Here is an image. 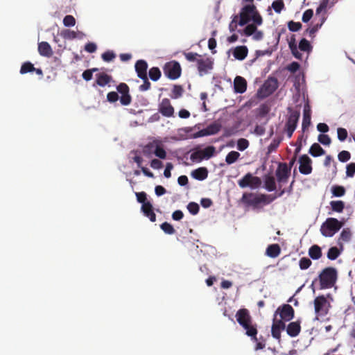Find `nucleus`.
I'll return each instance as SVG.
<instances>
[{"instance_id": "obj_27", "label": "nucleus", "mask_w": 355, "mask_h": 355, "mask_svg": "<svg viewBox=\"0 0 355 355\" xmlns=\"http://www.w3.org/2000/svg\"><path fill=\"white\" fill-rule=\"evenodd\" d=\"M281 253V248L278 244H271L268 246L266 254L270 258H276Z\"/></svg>"}, {"instance_id": "obj_12", "label": "nucleus", "mask_w": 355, "mask_h": 355, "mask_svg": "<svg viewBox=\"0 0 355 355\" xmlns=\"http://www.w3.org/2000/svg\"><path fill=\"white\" fill-rule=\"evenodd\" d=\"M117 92L121 94L120 102L123 105H128L132 101V97L129 94V87L126 83H121L116 87Z\"/></svg>"}, {"instance_id": "obj_2", "label": "nucleus", "mask_w": 355, "mask_h": 355, "mask_svg": "<svg viewBox=\"0 0 355 355\" xmlns=\"http://www.w3.org/2000/svg\"><path fill=\"white\" fill-rule=\"evenodd\" d=\"M337 279V271L334 268L327 267L319 275L320 288L326 289L333 287Z\"/></svg>"}, {"instance_id": "obj_51", "label": "nucleus", "mask_w": 355, "mask_h": 355, "mask_svg": "<svg viewBox=\"0 0 355 355\" xmlns=\"http://www.w3.org/2000/svg\"><path fill=\"white\" fill-rule=\"evenodd\" d=\"M249 144L250 143L248 139L241 138L237 141V148L240 151H243L248 148Z\"/></svg>"}, {"instance_id": "obj_33", "label": "nucleus", "mask_w": 355, "mask_h": 355, "mask_svg": "<svg viewBox=\"0 0 355 355\" xmlns=\"http://www.w3.org/2000/svg\"><path fill=\"white\" fill-rule=\"evenodd\" d=\"M322 254L321 248L318 245H313L309 249V255L314 260L319 259Z\"/></svg>"}, {"instance_id": "obj_64", "label": "nucleus", "mask_w": 355, "mask_h": 355, "mask_svg": "<svg viewBox=\"0 0 355 355\" xmlns=\"http://www.w3.org/2000/svg\"><path fill=\"white\" fill-rule=\"evenodd\" d=\"M280 144V140L274 139L268 147V153L275 151Z\"/></svg>"}, {"instance_id": "obj_47", "label": "nucleus", "mask_w": 355, "mask_h": 355, "mask_svg": "<svg viewBox=\"0 0 355 355\" xmlns=\"http://www.w3.org/2000/svg\"><path fill=\"white\" fill-rule=\"evenodd\" d=\"M352 237V233L349 229L345 228L343 229L340 234V240L343 242H349Z\"/></svg>"}, {"instance_id": "obj_26", "label": "nucleus", "mask_w": 355, "mask_h": 355, "mask_svg": "<svg viewBox=\"0 0 355 355\" xmlns=\"http://www.w3.org/2000/svg\"><path fill=\"white\" fill-rule=\"evenodd\" d=\"M245 331V334L247 336L252 338L254 341H257V326L252 324V322L245 323V325L241 326Z\"/></svg>"}, {"instance_id": "obj_15", "label": "nucleus", "mask_w": 355, "mask_h": 355, "mask_svg": "<svg viewBox=\"0 0 355 355\" xmlns=\"http://www.w3.org/2000/svg\"><path fill=\"white\" fill-rule=\"evenodd\" d=\"M286 328V324L282 320H277L275 318L273 319V322L271 328V334L274 338L280 340L281 331Z\"/></svg>"}, {"instance_id": "obj_29", "label": "nucleus", "mask_w": 355, "mask_h": 355, "mask_svg": "<svg viewBox=\"0 0 355 355\" xmlns=\"http://www.w3.org/2000/svg\"><path fill=\"white\" fill-rule=\"evenodd\" d=\"M311 124V110L309 105H305L304 108L303 113V120H302V129H306Z\"/></svg>"}, {"instance_id": "obj_14", "label": "nucleus", "mask_w": 355, "mask_h": 355, "mask_svg": "<svg viewBox=\"0 0 355 355\" xmlns=\"http://www.w3.org/2000/svg\"><path fill=\"white\" fill-rule=\"evenodd\" d=\"M159 112L166 117H171L174 114V107L168 98H163L159 105Z\"/></svg>"}, {"instance_id": "obj_57", "label": "nucleus", "mask_w": 355, "mask_h": 355, "mask_svg": "<svg viewBox=\"0 0 355 355\" xmlns=\"http://www.w3.org/2000/svg\"><path fill=\"white\" fill-rule=\"evenodd\" d=\"M101 57L105 62H110L115 58L116 55L112 51H107L102 54Z\"/></svg>"}, {"instance_id": "obj_23", "label": "nucleus", "mask_w": 355, "mask_h": 355, "mask_svg": "<svg viewBox=\"0 0 355 355\" xmlns=\"http://www.w3.org/2000/svg\"><path fill=\"white\" fill-rule=\"evenodd\" d=\"M141 209L144 215L148 217L151 222H155L156 220V215L153 211V205L150 202H147V203L142 205Z\"/></svg>"}, {"instance_id": "obj_22", "label": "nucleus", "mask_w": 355, "mask_h": 355, "mask_svg": "<svg viewBox=\"0 0 355 355\" xmlns=\"http://www.w3.org/2000/svg\"><path fill=\"white\" fill-rule=\"evenodd\" d=\"M248 53V49L246 46H238L233 49L232 54L235 59L243 60Z\"/></svg>"}, {"instance_id": "obj_60", "label": "nucleus", "mask_w": 355, "mask_h": 355, "mask_svg": "<svg viewBox=\"0 0 355 355\" xmlns=\"http://www.w3.org/2000/svg\"><path fill=\"white\" fill-rule=\"evenodd\" d=\"M257 31V26L254 24H248L243 30V33L247 36H250Z\"/></svg>"}, {"instance_id": "obj_37", "label": "nucleus", "mask_w": 355, "mask_h": 355, "mask_svg": "<svg viewBox=\"0 0 355 355\" xmlns=\"http://www.w3.org/2000/svg\"><path fill=\"white\" fill-rule=\"evenodd\" d=\"M240 157V153L237 151L232 150L225 157V162L227 164H232L236 162Z\"/></svg>"}, {"instance_id": "obj_49", "label": "nucleus", "mask_w": 355, "mask_h": 355, "mask_svg": "<svg viewBox=\"0 0 355 355\" xmlns=\"http://www.w3.org/2000/svg\"><path fill=\"white\" fill-rule=\"evenodd\" d=\"M272 8L277 13H280L284 8V3L283 0H276L272 2Z\"/></svg>"}, {"instance_id": "obj_4", "label": "nucleus", "mask_w": 355, "mask_h": 355, "mask_svg": "<svg viewBox=\"0 0 355 355\" xmlns=\"http://www.w3.org/2000/svg\"><path fill=\"white\" fill-rule=\"evenodd\" d=\"M290 175L291 168L288 167V164L286 162H279L275 171V176L277 178V182H278V192H280L281 190H284V193H286V189L282 187L283 184L287 183Z\"/></svg>"}, {"instance_id": "obj_42", "label": "nucleus", "mask_w": 355, "mask_h": 355, "mask_svg": "<svg viewBox=\"0 0 355 355\" xmlns=\"http://www.w3.org/2000/svg\"><path fill=\"white\" fill-rule=\"evenodd\" d=\"M299 49L302 51L310 52L312 50V46L307 40L303 38L299 43Z\"/></svg>"}, {"instance_id": "obj_16", "label": "nucleus", "mask_w": 355, "mask_h": 355, "mask_svg": "<svg viewBox=\"0 0 355 355\" xmlns=\"http://www.w3.org/2000/svg\"><path fill=\"white\" fill-rule=\"evenodd\" d=\"M198 70L202 76L203 73H207L209 70L213 67V62L209 58H204L202 55L198 60Z\"/></svg>"}, {"instance_id": "obj_28", "label": "nucleus", "mask_w": 355, "mask_h": 355, "mask_svg": "<svg viewBox=\"0 0 355 355\" xmlns=\"http://www.w3.org/2000/svg\"><path fill=\"white\" fill-rule=\"evenodd\" d=\"M222 128V125L218 121H214L207 125L205 130L207 136L217 134Z\"/></svg>"}, {"instance_id": "obj_17", "label": "nucleus", "mask_w": 355, "mask_h": 355, "mask_svg": "<svg viewBox=\"0 0 355 355\" xmlns=\"http://www.w3.org/2000/svg\"><path fill=\"white\" fill-rule=\"evenodd\" d=\"M236 320L239 324L242 326L245 323L252 322V318L250 315L249 311L246 309H241L236 313Z\"/></svg>"}, {"instance_id": "obj_63", "label": "nucleus", "mask_w": 355, "mask_h": 355, "mask_svg": "<svg viewBox=\"0 0 355 355\" xmlns=\"http://www.w3.org/2000/svg\"><path fill=\"white\" fill-rule=\"evenodd\" d=\"M137 200L139 202L144 205L147 203V195L144 191L136 193Z\"/></svg>"}, {"instance_id": "obj_9", "label": "nucleus", "mask_w": 355, "mask_h": 355, "mask_svg": "<svg viewBox=\"0 0 355 355\" xmlns=\"http://www.w3.org/2000/svg\"><path fill=\"white\" fill-rule=\"evenodd\" d=\"M256 10L257 9L254 4H248L243 6L239 13V25L242 26L250 22Z\"/></svg>"}, {"instance_id": "obj_11", "label": "nucleus", "mask_w": 355, "mask_h": 355, "mask_svg": "<svg viewBox=\"0 0 355 355\" xmlns=\"http://www.w3.org/2000/svg\"><path fill=\"white\" fill-rule=\"evenodd\" d=\"M277 313H279L280 320L284 322L291 320L295 316V311L293 308L288 304H283L277 308L275 313V317Z\"/></svg>"}, {"instance_id": "obj_61", "label": "nucleus", "mask_w": 355, "mask_h": 355, "mask_svg": "<svg viewBox=\"0 0 355 355\" xmlns=\"http://www.w3.org/2000/svg\"><path fill=\"white\" fill-rule=\"evenodd\" d=\"M355 174V163L352 162L347 165L346 167V175L349 178H352Z\"/></svg>"}, {"instance_id": "obj_3", "label": "nucleus", "mask_w": 355, "mask_h": 355, "mask_svg": "<svg viewBox=\"0 0 355 355\" xmlns=\"http://www.w3.org/2000/svg\"><path fill=\"white\" fill-rule=\"evenodd\" d=\"M343 223L335 218H328L322 224L321 234L325 237L333 236L343 227Z\"/></svg>"}, {"instance_id": "obj_18", "label": "nucleus", "mask_w": 355, "mask_h": 355, "mask_svg": "<svg viewBox=\"0 0 355 355\" xmlns=\"http://www.w3.org/2000/svg\"><path fill=\"white\" fill-rule=\"evenodd\" d=\"M286 330L289 336L293 338L297 336L301 331V322L300 320H297L290 322L287 325Z\"/></svg>"}, {"instance_id": "obj_34", "label": "nucleus", "mask_w": 355, "mask_h": 355, "mask_svg": "<svg viewBox=\"0 0 355 355\" xmlns=\"http://www.w3.org/2000/svg\"><path fill=\"white\" fill-rule=\"evenodd\" d=\"M309 153L313 157H319L323 155L325 151L318 143H314L309 149Z\"/></svg>"}, {"instance_id": "obj_46", "label": "nucleus", "mask_w": 355, "mask_h": 355, "mask_svg": "<svg viewBox=\"0 0 355 355\" xmlns=\"http://www.w3.org/2000/svg\"><path fill=\"white\" fill-rule=\"evenodd\" d=\"M340 255V251L336 247H331L327 252V257L330 260H335Z\"/></svg>"}, {"instance_id": "obj_35", "label": "nucleus", "mask_w": 355, "mask_h": 355, "mask_svg": "<svg viewBox=\"0 0 355 355\" xmlns=\"http://www.w3.org/2000/svg\"><path fill=\"white\" fill-rule=\"evenodd\" d=\"M330 205L333 211L342 213L345 209V203L342 200H332Z\"/></svg>"}, {"instance_id": "obj_6", "label": "nucleus", "mask_w": 355, "mask_h": 355, "mask_svg": "<svg viewBox=\"0 0 355 355\" xmlns=\"http://www.w3.org/2000/svg\"><path fill=\"white\" fill-rule=\"evenodd\" d=\"M315 313L318 317H324L327 315L331 307L330 302L324 295H319L313 301Z\"/></svg>"}, {"instance_id": "obj_43", "label": "nucleus", "mask_w": 355, "mask_h": 355, "mask_svg": "<svg viewBox=\"0 0 355 355\" xmlns=\"http://www.w3.org/2000/svg\"><path fill=\"white\" fill-rule=\"evenodd\" d=\"M150 78L153 81H157L161 77V71L158 67H152L149 70Z\"/></svg>"}, {"instance_id": "obj_20", "label": "nucleus", "mask_w": 355, "mask_h": 355, "mask_svg": "<svg viewBox=\"0 0 355 355\" xmlns=\"http://www.w3.org/2000/svg\"><path fill=\"white\" fill-rule=\"evenodd\" d=\"M263 187L269 192L277 189L275 178L271 175L268 174L263 176Z\"/></svg>"}, {"instance_id": "obj_10", "label": "nucleus", "mask_w": 355, "mask_h": 355, "mask_svg": "<svg viewBox=\"0 0 355 355\" xmlns=\"http://www.w3.org/2000/svg\"><path fill=\"white\" fill-rule=\"evenodd\" d=\"M300 114L297 111L292 112L285 125V131L287 134L288 137L291 138L295 131L297 124L300 118Z\"/></svg>"}, {"instance_id": "obj_55", "label": "nucleus", "mask_w": 355, "mask_h": 355, "mask_svg": "<svg viewBox=\"0 0 355 355\" xmlns=\"http://www.w3.org/2000/svg\"><path fill=\"white\" fill-rule=\"evenodd\" d=\"M318 140L320 143L323 145L329 146L331 144V138L328 135L320 134L318 135Z\"/></svg>"}, {"instance_id": "obj_52", "label": "nucleus", "mask_w": 355, "mask_h": 355, "mask_svg": "<svg viewBox=\"0 0 355 355\" xmlns=\"http://www.w3.org/2000/svg\"><path fill=\"white\" fill-rule=\"evenodd\" d=\"M351 158V154L347 150H342L338 155V159L341 162H346Z\"/></svg>"}, {"instance_id": "obj_40", "label": "nucleus", "mask_w": 355, "mask_h": 355, "mask_svg": "<svg viewBox=\"0 0 355 355\" xmlns=\"http://www.w3.org/2000/svg\"><path fill=\"white\" fill-rule=\"evenodd\" d=\"M331 192L335 197H341L345 194V189L343 186L334 185L331 187Z\"/></svg>"}, {"instance_id": "obj_36", "label": "nucleus", "mask_w": 355, "mask_h": 355, "mask_svg": "<svg viewBox=\"0 0 355 355\" xmlns=\"http://www.w3.org/2000/svg\"><path fill=\"white\" fill-rule=\"evenodd\" d=\"M154 155L159 159H164L166 157V152L164 150L162 144L159 142H157V145L155 146Z\"/></svg>"}, {"instance_id": "obj_13", "label": "nucleus", "mask_w": 355, "mask_h": 355, "mask_svg": "<svg viewBox=\"0 0 355 355\" xmlns=\"http://www.w3.org/2000/svg\"><path fill=\"white\" fill-rule=\"evenodd\" d=\"M299 171L302 174L309 175L312 172L311 159L306 155H302L299 159Z\"/></svg>"}, {"instance_id": "obj_59", "label": "nucleus", "mask_w": 355, "mask_h": 355, "mask_svg": "<svg viewBox=\"0 0 355 355\" xmlns=\"http://www.w3.org/2000/svg\"><path fill=\"white\" fill-rule=\"evenodd\" d=\"M191 159L196 162H201L205 159L201 150H196L191 155Z\"/></svg>"}, {"instance_id": "obj_19", "label": "nucleus", "mask_w": 355, "mask_h": 355, "mask_svg": "<svg viewBox=\"0 0 355 355\" xmlns=\"http://www.w3.org/2000/svg\"><path fill=\"white\" fill-rule=\"evenodd\" d=\"M135 71L139 78H146L148 64L144 60H139L135 63Z\"/></svg>"}, {"instance_id": "obj_62", "label": "nucleus", "mask_w": 355, "mask_h": 355, "mask_svg": "<svg viewBox=\"0 0 355 355\" xmlns=\"http://www.w3.org/2000/svg\"><path fill=\"white\" fill-rule=\"evenodd\" d=\"M321 26H322V24H317L314 25L313 26L307 28L306 30V33L307 34H309V35L311 37H314L315 33L319 30V28L321 27Z\"/></svg>"}, {"instance_id": "obj_32", "label": "nucleus", "mask_w": 355, "mask_h": 355, "mask_svg": "<svg viewBox=\"0 0 355 355\" xmlns=\"http://www.w3.org/2000/svg\"><path fill=\"white\" fill-rule=\"evenodd\" d=\"M133 160L137 163L138 167H139L142 171V173L148 178H154V174L150 171L147 168L141 166V163L143 162V159L140 156H135L133 157Z\"/></svg>"}, {"instance_id": "obj_41", "label": "nucleus", "mask_w": 355, "mask_h": 355, "mask_svg": "<svg viewBox=\"0 0 355 355\" xmlns=\"http://www.w3.org/2000/svg\"><path fill=\"white\" fill-rule=\"evenodd\" d=\"M201 151L205 159H208L211 158L212 156H214L216 151V148L213 146H209L201 150Z\"/></svg>"}, {"instance_id": "obj_38", "label": "nucleus", "mask_w": 355, "mask_h": 355, "mask_svg": "<svg viewBox=\"0 0 355 355\" xmlns=\"http://www.w3.org/2000/svg\"><path fill=\"white\" fill-rule=\"evenodd\" d=\"M184 92V89L182 85H175L172 89L171 97L173 99L180 98Z\"/></svg>"}, {"instance_id": "obj_30", "label": "nucleus", "mask_w": 355, "mask_h": 355, "mask_svg": "<svg viewBox=\"0 0 355 355\" xmlns=\"http://www.w3.org/2000/svg\"><path fill=\"white\" fill-rule=\"evenodd\" d=\"M112 80V77L107 73H100L96 75V83L98 85L101 87H104Z\"/></svg>"}, {"instance_id": "obj_39", "label": "nucleus", "mask_w": 355, "mask_h": 355, "mask_svg": "<svg viewBox=\"0 0 355 355\" xmlns=\"http://www.w3.org/2000/svg\"><path fill=\"white\" fill-rule=\"evenodd\" d=\"M60 35L64 40H73L75 38H77V37H78L76 32H75L74 31L69 30V29L62 30L60 33Z\"/></svg>"}, {"instance_id": "obj_45", "label": "nucleus", "mask_w": 355, "mask_h": 355, "mask_svg": "<svg viewBox=\"0 0 355 355\" xmlns=\"http://www.w3.org/2000/svg\"><path fill=\"white\" fill-rule=\"evenodd\" d=\"M160 228L167 234H173L175 232L173 225L168 222H164L161 224Z\"/></svg>"}, {"instance_id": "obj_54", "label": "nucleus", "mask_w": 355, "mask_h": 355, "mask_svg": "<svg viewBox=\"0 0 355 355\" xmlns=\"http://www.w3.org/2000/svg\"><path fill=\"white\" fill-rule=\"evenodd\" d=\"M63 24L66 27L73 26L76 24V19L72 15H66L63 19Z\"/></svg>"}, {"instance_id": "obj_31", "label": "nucleus", "mask_w": 355, "mask_h": 355, "mask_svg": "<svg viewBox=\"0 0 355 355\" xmlns=\"http://www.w3.org/2000/svg\"><path fill=\"white\" fill-rule=\"evenodd\" d=\"M156 141L150 142L145 145L142 149L143 154L147 157H151L155 153V146L157 145Z\"/></svg>"}, {"instance_id": "obj_8", "label": "nucleus", "mask_w": 355, "mask_h": 355, "mask_svg": "<svg viewBox=\"0 0 355 355\" xmlns=\"http://www.w3.org/2000/svg\"><path fill=\"white\" fill-rule=\"evenodd\" d=\"M238 184L241 188L250 187L256 189L261 186V180L257 176H253L250 173L245 174L238 181Z\"/></svg>"}, {"instance_id": "obj_53", "label": "nucleus", "mask_w": 355, "mask_h": 355, "mask_svg": "<svg viewBox=\"0 0 355 355\" xmlns=\"http://www.w3.org/2000/svg\"><path fill=\"white\" fill-rule=\"evenodd\" d=\"M187 209L192 215H196L199 212V205L196 202H191L187 205Z\"/></svg>"}, {"instance_id": "obj_50", "label": "nucleus", "mask_w": 355, "mask_h": 355, "mask_svg": "<svg viewBox=\"0 0 355 355\" xmlns=\"http://www.w3.org/2000/svg\"><path fill=\"white\" fill-rule=\"evenodd\" d=\"M311 263L312 262L309 258L302 257L300 259L299 266L301 270H306L311 266Z\"/></svg>"}, {"instance_id": "obj_25", "label": "nucleus", "mask_w": 355, "mask_h": 355, "mask_svg": "<svg viewBox=\"0 0 355 355\" xmlns=\"http://www.w3.org/2000/svg\"><path fill=\"white\" fill-rule=\"evenodd\" d=\"M191 176L196 180H204L208 176V170L205 167H200L191 172Z\"/></svg>"}, {"instance_id": "obj_56", "label": "nucleus", "mask_w": 355, "mask_h": 355, "mask_svg": "<svg viewBox=\"0 0 355 355\" xmlns=\"http://www.w3.org/2000/svg\"><path fill=\"white\" fill-rule=\"evenodd\" d=\"M288 28L289 31L292 32H296L302 28V24L300 22L290 21L288 23Z\"/></svg>"}, {"instance_id": "obj_58", "label": "nucleus", "mask_w": 355, "mask_h": 355, "mask_svg": "<svg viewBox=\"0 0 355 355\" xmlns=\"http://www.w3.org/2000/svg\"><path fill=\"white\" fill-rule=\"evenodd\" d=\"M337 134H338V139L340 141H344L348 135L347 131L345 128H338L337 130Z\"/></svg>"}, {"instance_id": "obj_5", "label": "nucleus", "mask_w": 355, "mask_h": 355, "mask_svg": "<svg viewBox=\"0 0 355 355\" xmlns=\"http://www.w3.org/2000/svg\"><path fill=\"white\" fill-rule=\"evenodd\" d=\"M277 87V79L275 77H269L259 89L257 96L259 98H265L271 95Z\"/></svg>"}, {"instance_id": "obj_48", "label": "nucleus", "mask_w": 355, "mask_h": 355, "mask_svg": "<svg viewBox=\"0 0 355 355\" xmlns=\"http://www.w3.org/2000/svg\"><path fill=\"white\" fill-rule=\"evenodd\" d=\"M184 55L188 61L196 62L197 63L198 60H199L200 58L201 57V55L193 52L184 53Z\"/></svg>"}, {"instance_id": "obj_24", "label": "nucleus", "mask_w": 355, "mask_h": 355, "mask_svg": "<svg viewBox=\"0 0 355 355\" xmlns=\"http://www.w3.org/2000/svg\"><path fill=\"white\" fill-rule=\"evenodd\" d=\"M38 51L42 56L50 58L53 55V50L47 42H42L38 44Z\"/></svg>"}, {"instance_id": "obj_21", "label": "nucleus", "mask_w": 355, "mask_h": 355, "mask_svg": "<svg viewBox=\"0 0 355 355\" xmlns=\"http://www.w3.org/2000/svg\"><path fill=\"white\" fill-rule=\"evenodd\" d=\"M234 88L236 93H244L247 89V81L241 76H236L234 81Z\"/></svg>"}, {"instance_id": "obj_1", "label": "nucleus", "mask_w": 355, "mask_h": 355, "mask_svg": "<svg viewBox=\"0 0 355 355\" xmlns=\"http://www.w3.org/2000/svg\"><path fill=\"white\" fill-rule=\"evenodd\" d=\"M284 194V191L281 190L275 194H264L254 193H244L241 199V202L247 207L253 208L259 207V205H267L272 202L277 198L281 197Z\"/></svg>"}, {"instance_id": "obj_44", "label": "nucleus", "mask_w": 355, "mask_h": 355, "mask_svg": "<svg viewBox=\"0 0 355 355\" xmlns=\"http://www.w3.org/2000/svg\"><path fill=\"white\" fill-rule=\"evenodd\" d=\"M35 71L34 65L30 62H26L22 64L21 69H20V73L24 74L28 72H32Z\"/></svg>"}, {"instance_id": "obj_7", "label": "nucleus", "mask_w": 355, "mask_h": 355, "mask_svg": "<svg viewBox=\"0 0 355 355\" xmlns=\"http://www.w3.org/2000/svg\"><path fill=\"white\" fill-rule=\"evenodd\" d=\"M163 71L164 75L169 79L175 80L180 76L182 69L179 62L171 61L164 64Z\"/></svg>"}]
</instances>
